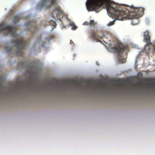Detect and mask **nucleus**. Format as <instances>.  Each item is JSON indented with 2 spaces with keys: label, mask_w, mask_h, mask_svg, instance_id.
Listing matches in <instances>:
<instances>
[{
  "label": "nucleus",
  "mask_w": 155,
  "mask_h": 155,
  "mask_svg": "<svg viewBox=\"0 0 155 155\" xmlns=\"http://www.w3.org/2000/svg\"><path fill=\"white\" fill-rule=\"evenodd\" d=\"M107 9L108 13L116 19L124 20L132 19L131 23L135 25L139 22L138 18L144 14V9L142 7H134L133 5L129 7L126 10H120L109 4L107 5Z\"/></svg>",
  "instance_id": "f257e3e1"
},
{
  "label": "nucleus",
  "mask_w": 155,
  "mask_h": 155,
  "mask_svg": "<svg viewBox=\"0 0 155 155\" xmlns=\"http://www.w3.org/2000/svg\"><path fill=\"white\" fill-rule=\"evenodd\" d=\"M17 26H12L9 25H4L3 23L0 25V32H3L4 34L9 35L15 38L17 40L13 41L12 44L13 46L12 47H6L5 50L9 54H14L18 56H22L24 52L23 50L29 44L22 37L19 38L16 33V27Z\"/></svg>",
  "instance_id": "f03ea898"
},
{
  "label": "nucleus",
  "mask_w": 155,
  "mask_h": 155,
  "mask_svg": "<svg viewBox=\"0 0 155 155\" xmlns=\"http://www.w3.org/2000/svg\"><path fill=\"white\" fill-rule=\"evenodd\" d=\"M109 0H89V2L86 3L87 8L88 11H94L98 12L101 9L102 7Z\"/></svg>",
  "instance_id": "7ed1b4c3"
},
{
  "label": "nucleus",
  "mask_w": 155,
  "mask_h": 155,
  "mask_svg": "<svg viewBox=\"0 0 155 155\" xmlns=\"http://www.w3.org/2000/svg\"><path fill=\"white\" fill-rule=\"evenodd\" d=\"M104 36V33L102 31L93 30L91 31L89 37L93 40H96L97 42L102 43V41L100 39L103 38Z\"/></svg>",
  "instance_id": "20e7f679"
},
{
  "label": "nucleus",
  "mask_w": 155,
  "mask_h": 155,
  "mask_svg": "<svg viewBox=\"0 0 155 155\" xmlns=\"http://www.w3.org/2000/svg\"><path fill=\"white\" fill-rule=\"evenodd\" d=\"M87 87H90L92 89L98 88L101 90L106 88L108 87L107 84H103L101 81H99L98 83L92 82H87Z\"/></svg>",
  "instance_id": "39448f33"
},
{
  "label": "nucleus",
  "mask_w": 155,
  "mask_h": 155,
  "mask_svg": "<svg viewBox=\"0 0 155 155\" xmlns=\"http://www.w3.org/2000/svg\"><path fill=\"white\" fill-rule=\"evenodd\" d=\"M58 0H43L39 5V7L46 8L50 7L51 5H56Z\"/></svg>",
  "instance_id": "423d86ee"
},
{
  "label": "nucleus",
  "mask_w": 155,
  "mask_h": 155,
  "mask_svg": "<svg viewBox=\"0 0 155 155\" xmlns=\"http://www.w3.org/2000/svg\"><path fill=\"white\" fill-rule=\"evenodd\" d=\"M65 84L68 86L73 85L80 88H82L83 86V84L81 82L76 80L66 81L65 82Z\"/></svg>",
  "instance_id": "0eeeda50"
},
{
  "label": "nucleus",
  "mask_w": 155,
  "mask_h": 155,
  "mask_svg": "<svg viewBox=\"0 0 155 155\" xmlns=\"http://www.w3.org/2000/svg\"><path fill=\"white\" fill-rule=\"evenodd\" d=\"M28 27V31H31L32 34L38 30V27L36 22L34 21H31L27 25Z\"/></svg>",
  "instance_id": "6e6552de"
},
{
  "label": "nucleus",
  "mask_w": 155,
  "mask_h": 155,
  "mask_svg": "<svg viewBox=\"0 0 155 155\" xmlns=\"http://www.w3.org/2000/svg\"><path fill=\"white\" fill-rule=\"evenodd\" d=\"M114 48L116 51L120 53H122L123 52L127 50V46L121 44H118L115 46Z\"/></svg>",
  "instance_id": "1a4fd4ad"
},
{
  "label": "nucleus",
  "mask_w": 155,
  "mask_h": 155,
  "mask_svg": "<svg viewBox=\"0 0 155 155\" xmlns=\"http://www.w3.org/2000/svg\"><path fill=\"white\" fill-rule=\"evenodd\" d=\"M18 66L22 68H26L28 66V63L26 62L23 61L18 64Z\"/></svg>",
  "instance_id": "9d476101"
},
{
  "label": "nucleus",
  "mask_w": 155,
  "mask_h": 155,
  "mask_svg": "<svg viewBox=\"0 0 155 155\" xmlns=\"http://www.w3.org/2000/svg\"><path fill=\"white\" fill-rule=\"evenodd\" d=\"M56 10L58 12V13H56V16L57 17H58L60 15L62 16L63 14V12L61 11L59 8H58Z\"/></svg>",
  "instance_id": "9b49d317"
},
{
  "label": "nucleus",
  "mask_w": 155,
  "mask_h": 155,
  "mask_svg": "<svg viewBox=\"0 0 155 155\" xmlns=\"http://www.w3.org/2000/svg\"><path fill=\"white\" fill-rule=\"evenodd\" d=\"M21 18V17H20L18 15H16L14 17V21H13L14 23L15 24H16V23L18 22L20 19Z\"/></svg>",
  "instance_id": "f8f14e48"
},
{
  "label": "nucleus",
  "mask_w": 155,
  "mask_h": 155,
  "mask_svg": "<svg viewBox=\"0 0 155 155\" xmlns=\"http://www.w3.org/2000/svg\"><path fill=\"white\" fill-rule=\"evenodd\" d=\"M89 25L90 24L93 26H94L96 23L94 22V20H91L90 22H89Z\"/></svg>",
  "instance_id": "ddd939ff"
},
{
  "label": "nucleus",
  "mask_w": 155,
  "mask_h": 155,
  "mask_svg": "<svg viewBox=\"0 0 155 155\" xmlns=\"http://www.w3.org/2000/svg\"><path fill=\"white\" fill-rule=\"evenodd\" d=\"M115 21L114 20L110 22L109 23H108L107 25L108 26H110L113 25L114 24Z\"/></svg>",
  "instance_id": "4468645a"
},
{
  "label": "nucleus",
  "mask_w": 155,
  "mask_h": 155,
  "mask_svg": "<svg viewBox=\"0 0 155 155\" xmlns=\"http://www.w3.org/2000/svg\"><path fill=\"white\" fill-rule=\"evenodd\" d=\"M148 87L149 88H153L155 87V86H154L153 85V83H152L150 84L149 86H148Z\"/></svg>",
  "instance_id": "2eb2a0df"
},
{
  "label": "nucleus",
  "mask_w": 155,
  "mask_h": 155,
  "mask_svg": "<svg viewBox=\"0 0 155 155\" xmlns=\"http://www.w3.org/2000/svg\"><path fill=\"white\" fill-rule=\"evenodd\" d=\"M120 61L122 63H125L126 62V61L125 59H122V58L120 59Z\"/></svg>",
  "instance_id": "dca6fc26"
},
{
  "label": "nucleus",
  "mask_w": 155,
  "mask_h": 155,
  "mask_svg": "<svg viewBox=\"0 0 155 155\" xmlns=\"http://www.w3.org/2000/svg\"><path fill=\"white\" fill-rule=\"evenodd\" d=\"M77 28V27L76 26H74L71 29H72V30H74L76 29Z\"/></svg>",
  "instance_id": "f3484780"
},
{
  "label": "nucleus",
  "mask_w": 155,
  "mask_h": 155,
  "mask_svg": "<svg viewBox=\"0 0 155 155\" xmlns=\"http://www.w3.org/2000/svg\"><path fill=\"white\" fill-rule=\"evenodd\" d=\"M51 22H52L53 23V25L54 26H55L56 25V23L54 21H51Z\"/></svg>",
  "instance_id": "a211bd4d"
},
{
  "label": "nucleus",
  "mask_w": 155,
  "mask_h": 155,
  "mask_svg": "<svg viewBox=\"0 0 155 155\" xmlns=\"http://www.w3.org/2000/svg\"><path fill=\"white\" fill-rule=\"evenodd\" d=\"M84 25H89V22H85L84 23Z\"/></svg>",
  "instance_id": "6ab92c4d"
},
{
  "label": "nucleus",
  "mask_w": 155,
  "mask_h": 155,
  "mask_svg": "<svg viewBox=\"0 0 155 155\" xmlns=\"http://www.w3.org/2000/svg\"><path fill=\"white\" fill-rule=\"evenodd\" d=\"M58 18V19L60 20H61V19L59 18Z\"/></svg>",
  "instance_id": "aec40b11"
},
{
  "label": "nucleus",
  "mask_w": 155,
  "mask_h": 155,
  "mask_svg": "<svg viewBox=\"0 0 155 155\" xmlns=\"http://www.w3.org/2000/svg\"><path fill=\"white\" fill-rule=\"evenodd\" d=\"M70 25H72V23H70Z\"/></svg>",
  "instance_id": "412c9836"
}]
</instances>
